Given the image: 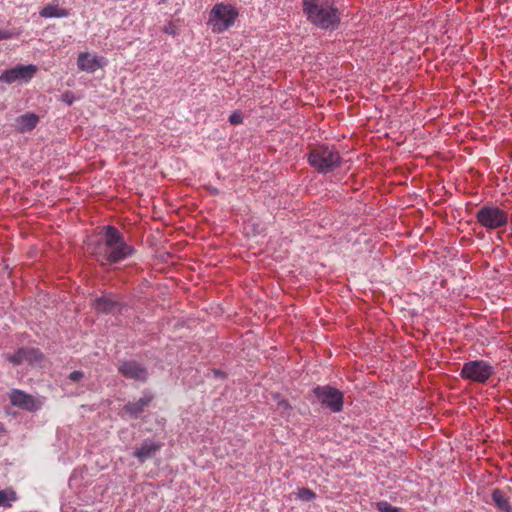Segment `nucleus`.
Listing matches in <instances>:
<instances>
[{"instance_id": "nucleus-10", "label": "nucleus", "mask_w": 512, "mask_h": 512, "mask_svg": "<svg viewBox=\"0 0 512 512\" xmlns=\"http://www.w3.org/2000/svg\"><path fill=\"white\" fill-rule=\"evenodd\" d=\"M13 365H21L25 362L37 364L43 359V354L36 348H20L15 353L6 356Z\"/></svg>"}, {"instance_id": "nucleus-6", "label": "nucleus", "mask_w": 512, "mask_h": 512, "mask_svg": "<svg viewBox=\"0 0 512 512\" xmlns=\"http://www.w3.org/2000/svg\"><path fill=\"white\" fill-rule=\"evenodd\" d=\"M494 372V367L487 361L472 360L463 364L460 376L472 382L486 383Z\"/></svg>"}, {"instance_id": "nucleus-17", "label": "nucleus", "mask_w": 512, "mask_h": 512, "mask_svg": "<svg viewBox=\"0 0 512 512\" xmlns=\"http://www.w3.org/2000/svg\"><path fill=\"white\" fill-rule=\"evenodd\" d=\"M41 17L44 18H63L69 15L66 9L59 8L57 4H48L40 12Z\"/></svg>"}, {"instance_id": "nucleus-24", "label": "nucleus", "mask_w": 512, "mask_h": 512, "mask_svg": "<svg viewBox=\"0 0 512 512\" xmlns=\"http://www.w3.org/2000/svg\"><path fill=\"white\" fill-rule=\"evenodd\" d=\"M61 99L67 105H72L73 102L75 101V97H74L73 93L70 91L63 93L61 96Z\"/></svg>"}, {"instance_id": "nucleus-14", "label": "nucleus", "mask_w": 512, "mask_h": 512, "mask_svg": "<svg viewBox=\"0 0 512 512\" xmlns=\"http://www.w3.org/2000/svg\"><path fill=\"white\" fill-rule=\"evenodd\" d=\"M153 400L152 395H144L137 401L128 402L124 407L123 411L128 414L131 418L137 419L145 410L147 406Z\"/></svg>"}, {"instance_id": "nucleus-28", "label": "nucleus", "mask_w": 512, "mask_h": 512, "mask_svg": "<svg viewBox=\"0 0 512 512\" xmlns=\"http://www.w3.org/2000/svg\"><path fill=\"white\" fill-rule=\"evenodd\" d=\"M3 431V425L0 423V433Z\"/></svg>"}, {"instance_id": "nucleus-15", "label": "nucleus", "mask_w": 512, "mask_h": 512, "mask_svg": "<svg viewBox=\"0 0 512 512\" xmlns=\"http://www.w3.org/2000/svg\"><path fill=\"white\" fill-rule=\"evenodd\" d=\"M39 117L34 113H26L16 118L15 127L18 132L26 133L32 131L38 124Z\"/></svg>"}, {"instance_id": "nucleus-26", "label": "nucleus", "mask_w": 512, "mask_h": 512, "mask_svg": "<svg viewBox=\"0 0 512 512\" xmlns=\"http://www.w3.org/2000/svg\"><path fill=\"white\" fill-rule=\"evenodd\" d=\"M83 376H84L83 372L75 370L69 374L68 378L73 382H78L83 378Z\"/></svg>"}, {"instance_id": "nucleus-18", "label": "nucleus", "mask_w": 512, "mask_h": 512, "mask_svg": "<svg viewBox=\"0 0 512 512\" xmlns=\"http://www.w3.org/2000/svg\"><path fill=\"white\" fill-rule=\"evenodd\" d=\"M492 500L502 512L510 511L511 507L509 500L505 497L504 493L500 489L496 488L493 490Z\"/></svg>"}, {"instance_id": "nucleus-11", "label": "nucleus", "mask_w": 512, "mask_h": 512, "mask_svg": "<svg viewBox=\"0 0 512 512\" xmlns=\"http://www.w3.org/2000/svg\"><path fill=\"white\" fill-rule=\"evenodd\" d=\"M93 307L98 313L115 314L121 311L122 302L118 296L109 293L96 298Z\"/></svg>"}, {"instance_id": "nucleus-2", "label": "nucleus", "mask_w": 512, "mask_h": 512, "mask_svg": "<svg viewBox=\"0 0 512 512\" xmlns=\"http://www.w3.org/2000/svg\"><path fill=\"white\" fill-rule=\"evenodd\" d=\"M302 10L307 21L324 31L338 29L341 13L334 0H303Z\"/></svg>"}, {"instance_id": "nucleus-4", "label": "nucleus", "mask_w": 512, "mask_h": 512, "mask_svg": "<svg viewBox=\"0 0 512 512\" xmlns=\"http://www.w3.org/2000/svg\"><path fill=\"white\" fill-rule=\"evenodd\" d=\"M238 16L239 12L233 5L217 3L210 10L207 24L212 32L220 34L230 29Z\"/></svg>"}, {"instance_id": "nucleus-20", "label": "nucleus", "mask_w": 512, "mask_h": 512, "mask_svg": "<svg viewBox=\"0 0 512 512\" xmlns=\"http://www.w3.org/2000/svg\"><path fill=\"white\" fill-rule=\"evenodd\" d=\"M297 498L302 501H312L316 498V493L309 488H300L297 492Z\"/></svg>"}, {"instance_id": "nucleus-13", "label": "nucleus", "mask_w": 512, "mask_h": 512, "mask_svg": "<svg viewBox=\"0 0 512 512\" xmlns=\"http://www.w3.org/2000/svg\"><path fill=\"white\" fill-rule=\"evenodd\" d=\"M118 371L121 373L124 377L128 379H132L135 381H146L148 377V372L146 367L141 365L140 363L129 360V361H123L118 366Z\"/></svg>"}, {"instance_id": "nucleus-23", "label": "nucleus", "mask_w": 512, "mask_h": 512, "mask_svg": "<svg viewBox=\"0 0 512 512\" xmlns=\"http://www.w3.org/2000/svg\"><path fill=\"white\" fill-rule=\"evenodd\" d=\"M229 122L232 124V125H238V124H241L243 122V117H242V114L240 112H234L230 115L229 117Z\"/></svg>"}, {"instance_id": "nucleus-25", "label": "nucleus", "mask_w": 512, "mask_h": 512, "mask_svg": "<svg viewBox=\"0 0 512 512\" xmlns=\"http://www.w3.org/2000/svg\"><path fill=\"white\" fill-rule=\"evenodd\" d=\"M166 34L175 36L178 33V28L173 23H169L163 29Z\"/></svg>"}, {"instance_id": "nucleus-12", "label": "nucleus", "mask_w": 512, "mask_h": 512, "mask_svg": "<svg viewBox=\"0 0 512 512\" xmlns=\"http://www.w3.org/2000/svg\"><path fill=\"white\" fill-rule=\"evenodd\" d=\"M106 64V58L89 52H81L77 58L79 70L87 73H94L96 70L103 68Z\"/></svg>"}, {"instance_id": "nucleus-5", "label": "nucleus", "mask_w": 512, "mask_h": 512, "mask_svg": "<svg viewBox=\"0 0 512 512\" xmlns=\"http://www.w3.org/2000/svg\"><path fill=\"white\" fill-rule=\"evenodd\" d=\"M475 218L487 230H496L507 225L509 214L494 204H486L476 212Z\"/></svg>"}, {"instance_id": "nucleus-3", "label": "nucleus", "mask_w": 512, "mask_h": 512, "mask_svg": "<svg viewBox=\"0 0 512 512\" xmlns=\"http://www.w3.org/2000/svg\"><path fill=\"white\" fill-rule=\"evenodd\" d=\"M308 162L318 172L327 174L339 167L341 157L334 147L319 145L309 152Z\"/></svg>"}, {"instance_id": "nucleus-27", "label": "nucleus", "mask_w": 512, "mask_h": 512, "mask_svg": "<svg viewBox=\"0 0 512 512\" xmlns=\"http://www.w3.org/2000/svg\"><path fill=\"white\" fill-rule=\"evenodd\" d=\"M278 406L284 410L289 409L290 405L287 400H281L278 402Z\"/></svg>"}, {"instance_id": "nucleus-8", "label": "nucleus", "mask_w": 512, "mask_h": 512, "mask_svg": "<svg viewBox=\"0 0 512 512\" xmlns=\"http://www.w3.org/2000/svg\"><path fill=\"white\" fill-rule=\"evenodd\" d=\"M37 71L38 67L34 64L16 65L1 73L0 82L6 84H13L15 82L28 83L36 75Z\"/></svg>"}, {"instance_id": "nucleus-7", "label": "nucleus", "mask_w": 512, "mask_h": 512, "mask_svg": "<svg viewBox=\"0 0 512 512\" xmlns=\"http://www.w3.org/2000/svg\"><path fill=\"white\" fill-rule=\"evenodd\" d=\"M313 393L317 400L332 412H340L343 409L344 395L340 390L324 385L315 387Z\"/></svg>"}, {"instance_id": "nucleus-19", "label": "nucleus", "mask_w": 512, "mask_h": 512, "mask_svg": "<svg viewBox=\"0 0 512 512\" xmlns=\"http://www.w3.org/2000/svg\"><path fill=\"white\" fill-rule=\"evenodd\" d=\"M16 499L14 490H0V506H11V502L16 501Z\"/></svg>"}, {"instance_id": "nucleus-22", "label": "nucleus", "mask_w": 512, "mask_h": 512, "mask_svg": "<svg viewBox=\"0 0 512 512\" xmlns=\"http://www.w3.org/2000/svg\"><path fill=\"white\" fill-rule=\"evenodd\" d=\"M20 34H21V31L17 30V29L0 30V41L6 40V39H11V38H16V37L20 36Z\"/></svg>"}, {"instance_id": "nucleus-9", "label": "nucleus", "mask_w": 512, "mask_h": 512, "mask_svg": "<svg viewBox=\"0 0 512 512\" xmlns=\"http://www.w3.org/2000/svg\"><path fill=\"white\" fill-rule=\"evenodd\" d=\"M9 400L13 406L26 411L34 412L41 408V403L38 400L20 389H12L9 393Z\"/></svg>"}, {"instance_id": "nucleus-21", "label": "nucleus", "mask_w": 512, "mask_h": 512, "mask_svg": "<svg viewBox=\"0 0 512 512\" xmlns=\"http://www.w3.org/2000/svg\"><path fill=\"white\" fill-rule=\"evenodd\" d=\"M376 507L380 512H404L401 508L394 507L387 501L377 502Z\"/></svg>"}, {"instance_id": "nucleus-1", "label": "nucleus", "mask_w": 512, "mask_h": 512, "mask_svg": "<svg viewBox=\"0 0 512 512\" xmlns=\"http://www.w3.org/2000/svg\"><path fill=\"white\" fill-rule=\"evenodd\" d=\"M90 252L101 266L116 264L135 253L123 234L114 226H106L102 238L90 246Z\"/></svg>"}, {"instance_id": "nucleus-16", "label": "nucleus", "mask_w": 512, "mask_h": 512, "mask_svg": "<svg viewBox=\"0 0 512 512\" xmlns=\"http://www.w3.org/2000/svg\"><path fill=\"white\" fill-rule=\"evenodd\" d=\"M161 444L154 443L151 441H144L142 445L137 448L134 452V456L141 462H145L147 459L153 457L158 450H160Z\"/></svg>"}]
</instances>
